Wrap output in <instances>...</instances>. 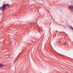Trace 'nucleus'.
Returning <instances> with one entry per match:
<instances>
[{
    "label": "nucleus",
    "mask_w": 73,
    "mask_h": 73,
    "mask_svg": "<svg viewBox=\"0 0 73 73\" xmlns=\"http://www.w3.org/2000/svg\"><path fill=\"white\" fill-rule=\"evenodd\" d=\"M1 7H0V10H1Z\"/></svg>",
    "instance_id": "39448f33"
},
{
    "label": "nucleus",
    "mask_w": 73,
    "mask_h": 73,
    "mask_svg": "<svg viewBox=\"0 0 73 73\" xmlns=\"http://www.w3.org/2000/svg\"><path fill=\"white\" fill-rule=\"evenodd\" d=\"M9 57V56H11V55H8Z\"/></svg>",
    "instance_id": "423d86ee"
},
{
    "label": "nucleus",
    "mask_w": 73,
    "mask_h": 73,
    "mask_svg": "<svg viewBox=\"0 0 73 73\" xmlns=\"http://www.w3.org/2000/svg\"><path fill=\"white\" fill-rule=\"evenodd\" d=\"M3 66H4V65H3V64H0V68L3 67Z\"/></svg>",
    "instance_id": "7ed1b4c3"
},
{
    "label": "nucleus",
    "mask_w": 73,
    "mask_h": 73,
    "mask_svg": "<svg viewBox=\"0 0 73 73\" xmlns=\"http://www.w3.org/2000/svg\"><path fill=\"white\" fill-rule=\"evenodd\" d=\"M4 5H5V7H8V6H9V5L8 4H5Z\"/></svg>",
    "instance_id": "20e7f679"
},
{
    "label": "nucleus",
    "mask_w": 73,
    "mask_h": 73,
    "mask_svg": "<svg viewBox=\"0 0 73 73\" xmlns=\"http://www.w3.org/2000/svg\"><path fill=\"white\" fill-rule=\"evenodd\" d=\"M69 8L71 12H73V6H70L69 7Z\"/></svg>",
    "instance_id": "f257e3e1"
},
{
    "label": "nucleus",
    "mask_w": 73,
    "mask_h": 73,
    "mask_svg": "<svg viewBox=\"0 0 73 73\" xmlns=\"http://www.w3.org/2000/svg\"><path fill=\"white\" fill-rule=\"evenodd\" d=\"M1 9H2V11H4L5 10V5H4L1 7Z\"/></svg>",
    "instance_id": "f03ea898"
}]
</instances>
